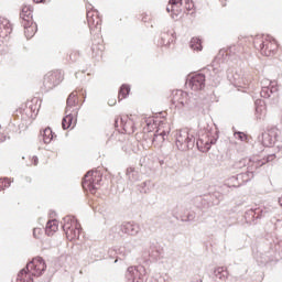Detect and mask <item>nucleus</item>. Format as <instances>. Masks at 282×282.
Returning <instances> with one entry per match:
<instances>
[{
  "mask_svg": "<svg viewBox=\"0 0 282 282\" xmlns=\"http://www.w3.org/2000/svg\"><path fill=\"white\" fill-rule=\"evenodd\" d=\"M143 129L148 133H151L156 129L153 142H158L159 144H163L164 140H166L171 133V126L166 122V119L160 120L158 117H149L145 119V127Z\"/></svg>",
  "mask_w": 282,
  "mask_h": 282,
  "instance_id": "obj_1",
  "label": "nucleus"
},
{
  "mask_svg": "<svg viewBox=\"0 0 282 282\" xmlns=\"http://www.w3.org/2000/svg\"><path fill=\"white\" fill-rule=\"evenodd\" d=\"M79 109L78 97L70 94L66 101V116L62 121L63 129H74L76 127Z\"/></svg>",
  "mask_w": 282,
  "mask_h": 282,
  "instance_id": "obj_2",
  "label": "nucleus"
},
{
  "mask_svg": "<svg viewBox=\"0 0 282 282\" xmlns=\"http://www.w3.org/2000/svg\"><path fill=\"white\" fill-rule=\"evenodd\" d=\"M256 50H259L262 56H274L276 50H279V43L276 40L267 37H257L253 42Z\"/></svg>",
  "mask_w": 282,
  "mask_h": 282,
  "instance_id": "obj_3",
  "label": "nucleus"
},
{
  "mask_svg": "<svg viewBox=\"0 0 282 282\" xmlns=\"http://www.w3.org/2000/svg\"><path fill=\"white\" fill-rule=\"evenodd\" d=\"M68 241H76L80 237V223L74 217H66L63 226Z\"/></svg>",
  "mask_w": 282,
  "mask_h": 282,
  "instance_id": "obj_4",
  "label": "nucleus"
},
{
  "mask_svg": "<svg viewBox=\"0 0 282 282\" xmlns=\"http://www.w3.org/2000/svg\"><path fill=\"white\" fill-rule=\"evenodd\" d=\"M100 182H102V175L99 172H87L84 177L83 188L94 194L100 188Z\"/></svg>",
  "mask_w": 282,
  "mask_h": 282,
  "instance_id": "obj_5",
  "label": "nucleus"
},
{
  "mask_svg": "<svg viewBox=\"0 0 282 282\" xmlns=\"http://www.w3.org/2000/svg\"><path fill=\"white\" fill-rule=\"evenodd\" d=\"M171 102L174 105L175 109H184L191 102V97L188 93L184 90H173L171 94Z\"/></svg>",
  "mask_w": 282,
  "mask_h": 282,
  "instance_id": "obj_6",
  "label": "nucleus"
},
{
  "mask_svg": "<svg viewBox=\"0 0 282 282\" xmlns=\"http://www.w3.org/2000/svg\"><path fill=\"white\" fill-rule=\"evenodd\" d=\"M61 83H63V73L61 70H51L45 74L43 79L45 89H54Z\"/></svg>",
  "mask_w": 282,
  "mask_h": 282,
  "instance_id": "obj_7",
  "label": "nucleus"
},
{
  "mask_svg": "<svg viewBox=\"0 0 282 282\" xmlns=\"http://www.w3.org/2000/svg\"><path fill=\"white\" fill-rule=\"evenodd\" d=\"M45 261L42 260V258H34L31 262L26 264V270L33 275V276H41L43 272H45Z\"/></svg>",
  "mask_w": 282,
  "mask_h": 282,
  "instance_id": "obj_8",
  "label": "nucleus"
},
{
  "mask_svg": "<svg viewBox=\"0 0 282 282\" xmlns=\"http://www.w3.org/2000/svg\"><path fill=\"white\" fill-rule=\"evenodd\" d=\"M279 139V128L271 127L262 133V144L263 147H274L276 140Z\"/></svg>",
  "mask_w": 282,
  "mask_h": 282,
  "instance_id": "obj_9",
  "label": "nucleus"
},
{
  "mask_svg": "<svg viewBox=\"0 0 282 282\" xmlns=\"http://www.w3.org/2000/svg\"><path fill=\"white\" fill-rule=\"evenodd\" d=\"M87 23L90 28V30H94L96 28L97 30H100L102 25V18H100V13H98V10L91 9L87 12Z\"/></svg>",
  "mask_w": 282,
  "mask_h": 282,
  "instance_id": "obj_10",
  "label": "nucleus"
},
{
  "mask_svg": "<svg viewBox=\"0 0 282 282\" xmlns=\"http://www.w3.org/2000/svg\"><path fill=\"white\" fill-rule=\"evenodd\" d=\"M189 87L193 91H202L206 87V76L204 74H195L189 79Z\"/></svg>",
  "mask_w": 282,
  "mask_h": 282,
  "instance_id": "obj_11",
  "label": "nucleus"
},
{
  "mask_svg": "<svg viewBox=\"0 0 282 282\" xmlns=\"http://www.w3.org/2000/svg\"><path fill=\"white\" fill-rule=\"evenodd\" d=\"M120 124L124 133H128V135L135 133V117L123 116L120 119Z\"/></svg>",
  "mask_w": 282,
  "mask_h": 282,
  "instance_id": "obj_12",
  "label": "nucleus"
},
{
  "mask_svg": "<svg viewBox=\"0 0 282 282\" xmlns=\"http://www.w3.org/2000/svg\"><path fill=\"white\" fill-rule=\"evenodd\" d=\"M128 278L131 279L132 282H144V268H128Z\"/></svg>",
  "mask_w": 282,
  "mask_h": 282,
  "instance_id": "obj_13",
  "label": "nucleus"
},
{
  "mask_svg": "<svg viewBox=\"0 0 282 282\" xmlns=\"http://www.w3.org/2000/svg\"><path fill=\"white\" fill-rule=\"evenodd\" d=\"M166 11L171 12L172 19H177L182 14V0H170Z\"/></svg>",
  "mask_w": 282,
  "mask_h": 282,
  "instance_id": "obj_14",
  "label": "nucleus"
},
{
  "mask_svg": "<svg viewBox=\"0 0 282 282\" xmlns=\"http://www.w3.org/2000/svg\"><path fill=\"white\" fill-rule=\"evenodd\" d=\"M12 34V24L10 20L0 18V39H8Z\"/></svg>",
  "mask_w": 282,
  "mask_h": 282,
  "instance_id": "obj_15",
  "label": "nucleus"
},
{
  "mask_svg": "<svg viewBox=\"0 0 282 282\" xmlns=\"http://www.w3.org/2000/svg\"><path fill=\"white\" fill-rule=\"evenodd\" d=\"M91 52L94 56H99L105 52V41L102 36H97L93 40Z\"/></svg>",
  "mask_w": 282,
  "mask_h": 282,
  "instance_id": "obj_16",
  "label": "nucleus"
},
{
  "mask_svg": "<svg viewBox=\"0 0 282 282\" xmlns=\"http://www.w3.org/2000/svg\"><path fill=\"white\" fill-rule=\"evenodd\" d=\"M217 142V138L212 137L210 132H207L205 135H202V138L197 141V147L204 145L205 151H208L210 149L212 144H215Z\"/></svg>",
  "mask_w": 282,
  "mask_h": 282,
  "instance_id": "obj_17",
  "label": "nucleus"
},
{
  "mask_svg": "<svg viewBox=\"0 0 282 282\" xmlns=\"http://www.w3.org/2000/svg\"><path fill=\"white\" fill-rule=\"evenodd\" d=\"M256 116L258 120H264L265 116H268V106L263 100H257L256 102Z\"/></svg>",
  "mask_w": 282,
  "mask_h": 282,
  "instance_id": "obj_18",
  "label": "nucleus"
},
{
  "mask_svg": "<svg viewBox=\"0 0 282 282\" xmlns=\"http://www.w3.org/2000/svg\"><path fill=\"white\" fill-rule=\"evenodd\" d=\"M32 6H23L21 13H20V18L22 19V23H32V21H34L33 17H32Z\"/></svg>",
  "mask_w": 282,
  "mask_h": 282,
  "instance_id": "obj_19",
  "label": "nucleus"
},
{
  "mask_svg": "<svg viewBox=\"0 0 282 282\" xmlns=\"http://www.w3.org/2000/svg\"><path fill=\"white\" fill-rule=\"evenodd\" d=\"M17 282H34V275L25 268L18 273Z\"/></svg>",
  "mask_w": 282,
  "mask_h": 282,
  "instance_id": "obj_20",
  "label": "nucleus"
},
{
  "mask_svg": "<svg viewBox=\"0 0 282 282\" xmlns=\"http://www.w3.org/2000/svg\"><path fill=\"white\" fill-rule=\"evenodd\" d=\"M171 43H175V32L167 31L161 33V45H171Z\"/></svg>",
  "mask_w": 282,
  "mask_h": 282,
  "instance_id": "obj_21",
  "label": "nucleus"
},
{
  "mask_svg": "<svg viewBox=\"0 0 282 282\" xmlns=\"http://www.w3.org/2000/svg\"><path fill=\"white\" fill-rule=\"evenodd\" d=\"M191 140H193V138H191V134L186 129L181 130L176 137V142L180 144H188Z\"/></svg>",
  "mask_w": 282,
  "mask_h": 282,
  "instance_id": "obj_22",
  "label": "nucleus"
},
{
  "mask_svg": "<svg viewBox=\"0 0 282 282\" xmlns=\"http://www.w3.org/2000/svg\"><path fill=\"white\" fill-rule=\"evenodd\" d=\"M22 24L24 25V34L26 39H32V36L36 34V24H34V21H31V23L24 22Z\"/></svg>",
  "mask_w": 282,
  "mask_h": 282,
  "instance_id": "obj_23",
  "label": "nucleus"
},
{
  "mask_svg": "<svg viewBox=\"0 0 282 282\" xmlns=\"http://www.w3.org/2000/svg\"><path fill=\"white\" fill-rule=\"evenodd\" d=\"M58 230V221L56 219L48 220L46 224L45 232L48 237H52L54 232Z\"/></svg>",
  "mask_w": 282,
  "mask_h": 282,
  "instance_id": "obj_24",
  "label": "nucleus"
},
{
  "mask_svg": "<svg viewBox=\"0 0 282 282\" xmlns=\"http://www.w3.org/2000/svg\"><path fill=\"white\" fill-rule=\"evenodd\" d=\"M42 138H43V142L45 144H50V142H52V140H54V138H55V134L52 131V128H45L43 130Z\"/></svg>",
  "mask_w": 282,
  "mask_h": 282,
  "instance_id": "obj_25",
  "label": "nucleus"
},
{
  "mask_svg": "<svg viewBox=\"0 0 282 282\" xmlns=\"http://www.w3.org/2000/svg\"><path fill=\"white\" fill-rule=\"evenodd\" d=\"M189 47L195 52H202V50L204 48L202 46V40L199 37H193L189 42Z\"/></svg>",
  "mask_w": 282,
  "mask_h": 282,
  "instance_id": "obj_26",
  "label": "nucleus"
},
{
  "mask_svg": "<svg viewBox=\"0 0 282 282\" xmlns=\"http://www.w3.org/2000/svg\"><path fill=\"white\" fill-rule=\"evenodd\" d=\"M129 91H131V88L127 85H122L119 90L118 99L124 100V98H127L129 96Z\"/></svg>",
  "mask_w": 282,
  "mask_h": 282,
  "instance_id": "obj_27",
  "label": "nucleus"
},
{
  "mask_svg": "<svg viewBox=\"0 0 282 282\" xmlns=\"http://www.w3.org/2000/svg\"><path fill=\"white\" fill-rule=\"evenodd\" d=\"M216 276H218V279H220L221 281H226V279H228V270H226V268L224 267H219L216 271H215Z\"/></svg>",
  "mask_w": 282,
  "mask_h": 282,
  "instance_id": "obj_28",
  "label": "nucleus"
},
{
  "mask_svg": "<svg viewBox=\"0 0 282 282\" xmlns=\"http://www.w3.org/2000/svg\"><path fill=\"white\" fill-rule=\"evenodd\" d=\"M122 230L126 232V235H135V232H138V230H135V226H133L131 223H126L122 226Z\"/></svg>",
  "mask_w": 282,
  "mask_h": 282,
  "instance_id": "obj_29",
  "label": "nucleus"
},
{
  "mask_svg": "<svg viewBox=\"0 0 282 282\" xmlns=\"http://www.w3.org/2000/svg\"><path fill=\"white\" fill-rule=\"evenodd\" d=\"M272 91H279V88L274 87L273 90H272L268 87H264V88H262L260 95H261L262 98H270V96L272 95Z\"/></svg>",
  "mask_w": 282,
  "mask_h": 282,
  "instance_id": "obj_30",
  "label": "nucleus"
},
{
  "mask_svg": "<svg viewBox=\"0 0 282 282\" xmlns=\"http://www.w3.org/2000/svg\"><path fill=\"white\" fill-rule=\"evenodd\" d=\"M10 184H12L10 178H0V192L6 191V188H10Z\"/></svg>",
  "mask_w": 282,
  "mask_h": 282,
  "instance_id": "obj_31",
  "label": "nucleus"
},
{
  "mask_svg": "<svg viewBox=\"0 0 282 282\" xmlns=\"http://www.w3.org/2000/svg\"><path fill=\"white\" fill-rule=\"evenodd\" d=\"M33 237L35 239H42L43 238V229L42 228H34L33 229Z\"/></svg>",
  "mask_w": 282,
  "mask_h": 282,
  "instance_id": "obj_32",
  "label": "nucleus"
},
{
  "mask_svg": "<svg viewBox=\"0 0 282 282\" xmlns=\"http://www.w3.org/2000/svg\"><path fill=\"white\" fill-rule=\"evenodd\" d=\"M39 102V99L34 98L30 101L31 105H29V108L31 109V111H36V105Z\"/></svg>",
  "mask_w": 282,
  "mask_h": 282,
  "instance_id": "obj_33",
  "label": "nucleus"
},
{
  "mask_svg": "<svg viewBox=\"0 0 282 282\" xmlns=\"http://www.w3.org/2000/svg\"><path fill=\"white\" fill-rule=\"evenodd\" d=\"M185 8L188 11L193 10V8H195V4L193 3V0H185Z\"/></svg>",
  "mask_w": 282,
  "mask_h": 282,
  "instance_id": "obj_34",
  "label": "nucleus"
},
{
  "mask_svg": "<svg viewBox=\"0 0 282 282\" xmlns=\"http://www.w3.org/2000/svg\"><path fill=\"white\" fill-rule=\"evenodd\" d=\"M239 140H246V133L238 132Z\"/></svg>",
  "mask_w": 282,
  "mask_h": 282,
  "instance_id": "obj_35",
  "label": "nucleus"
},
{
  "mask_svg": "<svg viewBox=\"0 0 282 282\" xmlns=\"http://www.w3.org/2000/svg\"><path fill=\"white\" fill-rule=\"evenodd\" d=\"M219 1L221 3L223 8H226V3H228V0H219Z\"/></svg>",
  "mask_w": 282,
  "mask_h": 282,
  "instance_id": "obj_36",
  "label": "nucleus"
},
{
  "mask_svg": "<svg viewBox=\"0 0 282 282\" xmlns=\"http://www.w3.org/2000/svg\"><path fill=\"white\" fill-rule=\"evenodd\" d=\"M45 0H33L34 3H43Z\"/></svg>",
  "mask_w": 282,
  "mask_h": 282,
  "instance_id": "obj_37",
  "label": "nucleus"
},
{
  "mask_svg": "<svg viewBox=\"0 0 282 282\" xmlns=\"http://www.w3.org/2000/svg\"><path fill=\"white\" fill-rule=\"evenodd\" d=\"M109 105H116V102H113V101H110V102H109Z\"/></svg>",
  "mask_w": 282,
  "mask_h": 282,
  "instance_id": "obj_38",
  "label": "nucleus"
}]
</instances>
